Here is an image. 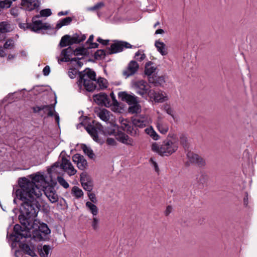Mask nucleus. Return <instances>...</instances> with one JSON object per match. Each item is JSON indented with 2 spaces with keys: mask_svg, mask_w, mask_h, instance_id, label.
Listing matches in <instances>:
<instances>
[{
  "mask_svg": "<svg viewBox=\"0 0 257 257\" xmlns=\"http://www.w3.org/2000/svg\"><path fill=\"white\" fill-rule=\"evenodd\" d=\"M31 180L26 177L19 178L18 188H13V192L17 198L22 201L20 212L22 214L37 215L40 210L41 205L38 198L41 195V191L37 193L35 188L39 189L40 185L44 184L47 180L44 174L40 172L29 176Z\"/></svg>",
  "mask_w": 257,
  "mask_h": 257,
  "instance_id": "obj_1",
  "label": "nucleus"
},
{
  "mask_svg": "<svg viewBox=\"0 0 257 257\" xmlns=\"http://www.w3.org/2000/svg\"><path fill=\"white\" fill-rule=\"evenodd\" d=\"M79 79L77 81L78 85H83L87 91L92 92L96 89V84L93 81H96V73L89 68H86L84 70L78 72Z\"/></svg>",
  "mask_w": 257,
  "mask_h": 257,
  "instance_id": "obj_2",
  "label": "nucleus"
},
{
  "mask_svg": "<svg viewBox=\"0 0 257 257\" xmlns=\"http://www.w3.org/2000/svg\"><path fill=\"white\" fill-rule=\"evenodd\" d=\"M37 217L35 216L33 219V222L35 225H33L34 228H30V231H31V236L32 235L33 238L36 240L42 241V240H48L49 239V234L51 233V230L48 227L47 224L45 223H40L38 225L35 222L36 220L35 218Z\"/></svg>",
  "mask_w": 257,
  "mask_h": 257,
  "instance_id": "obj_3",
  "label": "nucleus"
},
{
  "mask_svg": "<svg viewBox=\"0 0 257 257\" xmlns=\"http://www.w3.org/2000/svg\"><path fill=\"white\" fill-rule=\"evenodd\" d=\"M177 149V145L168 139L165 140L161 146L156 143H153L152 145V151L162 156H169L175 152Z\"/></svg>",
  "mask_w": 257,
  "mask_h": 257,
  "instance_id": "obj_4",
  "label": "nucleus"
},
{
  "mask_svg": "<svg viewBox=\"0 0 257 257\" xmlns=\"http://www.w3.org/2000/svg\"><path fill=\"white\" fill-rule=\"evenodd\" d=\"M152 61H148L145 66L144 73L148 76L149 83L152 84L154 86H161L165 83V78L163 76H158L155 73L157 67L152 66L153 64Z\"/></svg>",
  "mask_w": 257,
  "mask_h": 257,
  "instance_id": "obj_5",
  "label": "nucleus"
},
{
  "mask_svg": "<svg viewBox=\"0 0 257 257\" xmlns=\"http://www.w3.org/2000/svg\"><path fill=\"white\" fill-rule=\"evenodd\" d=\"M16 22L18 23L19 28L24 31L30 30L35 33L44 34L43 30L51 29L50 25L46 23H44L42 21H35L33 22V23H23L20 22V19H17Z\"/></svg>",
  "mask_w": 257,
  "mask_h": 257,
  "instance_id": "obj_6",
  "label": "nucleus"
},
{
  "mask_svg": "<svg viewBox=\"0 0 257 257\" xmlns=\"http://www.w3.org/2000/svg\"><path fill=\"white\" fill-rule=\"evenodd\" d=\"M113 43L111 44L110 47H107L106 49L108 50L107 55H111L122 52L125 48H132L133 46L129 43L119 40H113Z\"/></svg>",
  "mask_w": 257,
  "mask_h": 257,
  "instance_id": "obj_7",
  "label": "nucleus"
},
{
  "mask_svg": "<svg viewBox=\"0 0 257 257\" xmlns=\"http://www.w3.org/2000/svg\"><path fill=\"white\" fill-rule=\"evenodd\" d=\"M56 103V99H55V102L54 104H51L49 105H42L41 106L36 105L31 107L33 110V112L35 113H38L41 111L43 110V113L41 115V117H43L44 114L46 113L47 111V117L53 116L54 115V107Z\"/></svg>",
  "mask_w": 257,
  "mask_h": 257,
  "instance_id": "obj_8",
  "label": "nucleus"
},
{
  "mask_svg": "<svg viewBox=\"0 0 257 257\" xmlns=\"http://www.w3.org/2000/svg\"><path fill=\"white\" fill-rule=\"evenodd\" d=\"M50 177L49 181H47L44 184L40 185L39 188H40L39 190L43 191L45 195L56 192L55 187L57 186V183L52 179V176H50Z\"/></svg>",
  "mask_w": 257,
  "mask_h": 257,
  "instance_id": "obj_9",
  "label": "nucleus"
},
{
  "mask_svg": "<svg viewBox=\"0 0 257 257\" xmlns=\"http://www.w3.org/2000/svg\"><path fill=\"white\" fill-rule=\"evenodd\" d=\"M93 98L94 101L99 105L104 106L106 107L111 105L110 100L105 93L100 92L94 94Z\"/></svg>",
  "mask_w": 257,
  "mask_h": 257,
  "instance_id": "obj_10",
  "label": "nucleus"
},
{
  "mask_svg": "<svg viewBox=\"0 0 257 257\" xmlns=\"http://www.w3.org/2000/svg\"><path fill=\"white\" fill-rule=\"evenodd\" d=\"M118 97L121 101L126 102L130 105L140 102L138 97L135 95L130 94L126 91L118 92Z\"/></svg>",
  "mask_w": 257,
  "mask_h": 257,
  "instance_id": "obj_11",
  "label": "nucleus"
},
{
  "mask_svg": "<svg viewBox=\"0 0 257 257\" xmlns=\"http://www.w3.org/2000/svg\"><path fill=\"white\" fill-rule=\"evenodd\" d=\"M187 156L191 163L195 164L199 167H202L206 164L205 160L201 157L193 152H188Z\"/></svg>",
  "mask_w": 257,
  "mask_h": 257,
  "instance_id": "obj_12",
  "label": "nucleus"
},
{
  "mask_svg": "<svg viewBox=\"0 0 257 257\" xmlns=\"http://www.w3.org/2000/svg\"><path fill=\"white\" fill-rule=\"evenodd\" d=\"M41 4L40 1L36 0L35 1H28L21 0V5L25 8L26 11L31 12L36 9L37 12L39 10V7Z\"/></svg>",
  "mask_w": 257,
  "mask_h": 257,
  "instance_id": "obj_13",
  "label": "nucleus"
},
{
  "mask_svg": "<svg viewBox=\"0 0 257 257\" xmlns=\"http://www.w3.org/2000/svg\"><path fill=\"white\" fill-rule=\"evenodd\" d=\"M115 139L119 142L127 146H133V139L124 132L117 130Z\"/></svg>",
  "mask_w": 257,
  "mask_h": 257,
  "instance_id": "obj_14",
  "label": "nucleus"
},
{
  "mask_svg": "<svg viewBox=\"0 0 257 257\" xmlns=\"http://www.w3.org/2000/svg\"><path fill=\"white\" fill-rule=\"evenodd\" d=\"M139 65L138 63L134 60L131 61L126 70L123 71V75L125 76L126 78L134 75L139 69Z\"/></svg>",
  "mask_w": 257,
  "mask_h": 257,
  "instance_id": "obj_15",
  "label": "nucleus"
},
{
  "mask_svg": "<svg viewBox=\"0 0 257 257\" xmlns=\"http://www.w3.org/2000/svg\"><path fill=\"white\" fill-rule=\"evenodd\" d=\"M15 42L13 38L8 39L4 44L3 47L1 46V57H6L10 52L9 50L14 49Z\"/></svg>",
  "mask_w": 257,
  "mask_h": 257,
  "instance_id": "obj_16",
  "label": "nucleus"
},
{
  "mask_svg": "<svg viewBox=\"0 0 257 257\" xmlns=\"http://www.w3.org/2000/svg\"><path fill=\"white\" fill-rule=\"evenodd\" d=\"M85 130L94 141L100 144L103 143V142H102L101 139L98 137L97 131L96 130V128L94 126V125L89 124L85 127Z\"/></svg>",
  "mask_w": 257,
  "mask_h": 257,
  "instance_id": "obj_17",
  "label": "nucleus"
},
{
  "mask_svg": "<svg viewBox=\"0 0 257 257\" xmlns=\"http://www.w3.org/2000/svg\"><path fill=\"white\" fill-rule=\"evenodd\" d=\"M135 86L139 89V90L137 91V93L145 97V94L146 93V91L149 87H147L148 84L144 80H140L137 81L134 84Z\"/></svg>",
  "mask_w": 257,
  "mask_h": 257,
  "instance_id": "obj_18",
  "label": "nucleus"
},
{
  "mask_svg": "<svg viewBox=\"0 0 257 257\" xmlns=\"http://www.w3.org/2000/svg\"><path fill=\"white\" fill-rule=\"evenodd\" d=\"M72 55L76 56V53L75 49L74 50L71 46L63 49L61 52V56L67 58L69 60V62H72L73 58H71Z\"/></svg>",
  "mask_w": 257,
  "mask_h": 257,
  "instance_id": "obj_19",
  "label": "nucleus"
},
{
  "mask_svg": "<svg viewBox=\"0 0 257 257\" xmlns=\"http://www.w3.org/2000/svg\"><path fill=\"white\" fill-rule=\"evenodd\" d=\"M86 39L85 35H82L80 32L79 33H76L72 36H71L70 40L72 45L80 44L84 41Z\"/></svg>",
  "mask_w": 257,
  "mask_h": 257,
  "instance_id": "obj_20",
  "label": "nucleus"
},
{
  "mask_svg": "<svg viewBox=\"0 0 257 257\" xmlns=\"http://www.w3.org/2000/svg\"><path fill=\"white\" fill-rule=\"evenodd\" d=\"M155 46L162 55L165 56L168 54L167 48L166 45L163 42L159 40L156 41L155 43Z\"/></svg>",
  "mask_w": 257,
  "mask_h": 257,
  "instance_id": "obj_21",
  "label": "nucleus"
},
{
  "mask_svg": "<svg viewBox=\"0 0 257 257\" xmlns=\"http://www.w3.org/2000/svg\"><path fill=\"white\" fill-rule=\"evenodd\" d=\"M107 55L105 52V51L103 49H99L97 50L94 54L93 56L94 59H92L89 58L87 60L88 62H95V60H97L98 59L104 58L105 56Z\"/></svg>",
  "mask_w": 257,
  "mask_h": 257,
  "instance_id": "obj_22",
  "label": "nucleus"
},
{
  "mask_svg": "<svg viewBox=\"0 0 257 257\" xmlns=\"http://www.w3.org/2000/svg\"><path fill=\"white\" fill-rule=\"evenodd\" d=\"M197 182L200 188H203L204 185L207 183L208 180V176L204 172H201L200 176L196 178Z\"/></svg>",
  "mask_w": 257,
  "mask_h": 257,
  "instance_id": "obj_23",
  "label": "nucleus"
},
{
  "mask_svg": "<svg viewBox=\"0 0 257 257\" xmlns=\"http://www.w3.org/2000/svg\"><path fill=\"white\" fill-rule=\"evenodd\" d=\"M71 36L69 35H65L63 36L60 41L59 46L60 48H63L67 46L70 47L72 45L71 41L70 40Z\"/></svg>",
  "mask_w": 257,
  "mask_h": 257,
  "instance_id": "obj_24",
  "label": "nucleus"
},
{
  "mask_svg": "<svg viewBox=\"0 0 257 257\" xmlns=\"http://www.w3.org/2000/svg\"><path fill=\"white\" fill-rule=\"evenodd\" d=\"M89 49L85 48L84 45L80 47H78L75 49L76 56H83L87 57L89 55V52L88 51Z\"/></svg>",
  "mask_w": 257,
  "mask_h": 257,
  "instance_id": "obj_25",
  "label": "nucleus"
},
{
  "mask_svg": "<svg viewBox=\"0 0 257 257\" xmlns=\"http://www.w3.org/2000/svg\"><path fill=\"white\" fill-rule=\"evenodd\" d=\"M72 21V18L70 17H66L59 21L57 23L55 29L59 30L61 27L64 26H67L69 25Z\"/></svg>",
  "mask_w": 257,
  "mask_h": 257,
  "instance_id": "obj_26",
  "label": "nucleus"
},
{
  "mask_svg": "<svg viewBox=\"0 0 257 257\" xmlns=\"http://www.w3.org/2000/svg\"><path fill=\"white\" fill-rule=\"evenodd\" d=\"M110 111L105 108H102L100 112L97 113L99 118L104 121H107L110 118Z\"/></svg>",
  "mask_w": 257,
  "mask_h": 257,
  "instance_id": "obj_27",
  "label": "nucleus"
},
{
  "mask_svg": "<svg viewBox=\"0 0 257 257\" xmlns=\"http://www.w3.org/2000/svg\"><path fill=\"white\" fill-rule=\"evenodd\" d=\"M85 205L91 213L93 214V216H96L98 214V208L95 204L91 202L87 201Z\"/></svg>",
  "mask_w": 257,
  "mask_h": 257,
  "instance_id": "obj_28",
  "label": "nucleus"
},
{
  "mask_svg": "<svg viewBox=\"0 0 257 257\" xmlns=\"http://www.w3.org/2000/svg\"><path fill=\"white\" fill-rule=\"evenodd\" d=\"M97 84H98L99 87L96 88L97 90H104L107 87V85L105 84V82L107 83V80L104 78L99 77L95 81Z\"/></svg>",
  "mask_w": 257,
  "mask_h": 257,
  "instance_id": "obj_29",
  "label": "nucleus"
},
{
  "mask_svg": "<svg viewBox=\"0 0 257 257\" xmlns=\"http://www.w3.org/2000/svg\"><path fill=\"white\" fill-rule=\"evenodd\" d=\"M81 148L84 152V154L88 156L89 158H94L95 157V154L91 148L87 147L85 144H81Z\"/></svg>",
  "mask_w": 257,
  "mask_h": 257,
  "instance_id": "obj_30",
  "label": "nucleus"
},
{
  "mask_svg": "<svg viewBox=\"0 0 257 257\" xmlns=\"http://www.w3.org/2000/svg\"><path fill=\"white\" fill-rule=\"evenodd\" d=\"M131 105L132 106H129L128 108V111L129 113L134 114L141 112V106L139 104V102H138L136 104H132Z\"/></svg>",
  "mask_w": 257,
  "mask_h": 257,
  "instance_id": "obj_31",
  "label": "nucleus"
},
{
  "mask_svg": "<svg viewBox=\"0 0 257 257\" xmlns=\"http://www.w3.org/2000/svg\"><path fill=\"white\" fill-rule=\"evenodd\" d=\"M71 194L75 198L78 199L83 196V192L77 186H74L71 190Z\"/></svg>",
  "mask_w": 257,
  "mask_h": 257,
  "instance_id": "obj_32",
  "label": "nucleus"
},
{
  "mask_svg": "<svg viewBox=\"0 0 257 257\" xmlns=\"http://www.w3.org/2000/svg\"><path fill=\"white\" fill-rule=\"evenodd\" d=\"M51 247L49 245H44L39 252L41 257H49V254Z\"/></svg>",
  "mask_w": 257,
  "mask_h": 257,
  "instance_id": "obj_33",
  "label": "nucleus"
},
{
  "mask_svg": "<svg viewBox=\"0 0 257 257\" xmlns=\"http://www.w3.org/2000/svg\"><path fill=\"white\" fill-rule=\"evenodd\" d=\"M168 99L167 96H164L162 93H159L158 92H156V95H155L154 101L155 102H163L166 100Z\"/></svg>",
  "mask_w": 257,
  "mask_h": 257,
  "instance_id": "obj_34",
  "label": "nucleus"
},
{
  "mask_svg": "<svg viewBox=\"0 0 257 257\" xmlns=\"http://www.w3.org/2000/svg\"><path fill=\"white\" fill-rule=\"evenodd\" d=\"M80 181L81 184L85 182H93L91 177L86 172H83L80 174Z\"/></svg>",
  "mask_w": 257,
  "mask_h": 257,
  "instance_id": "obj_35",
  "label": "nucleus"
},
{
  "mask_svg": "<svg viewBox=\"0 0 257 257\" xmlns=\"http://www.w3.org/2000/svg\"><path fill=\"white\" fill-rule=\"evenodd\" d=\"M62 170L67 173L69 176H73L77 172L76 170L74 168L71 163L67 166L66 167L64 168Z\"/></svg>",
  "mask_w": 257,
  "mask_h": 257,
  "instance_id": "obj_36",
  "label": "nucleus"
},
{
  "mask_svg": "<svg viewBox=\"0 0 257 257\" xmlns=\"http://www.w3.org/2000/svg\"><path fill=\"white\" fill-rule=\"evenodd\" d=\"M132 121L134 125L140 128H144L146 126L145 121L140 119L132 117Z\"/></svg>",
  "mask_w": 257,
  "mask_h": 257,
  "instance_id": "obj_37",
  "label": "nucleus"
},
{
  "mask_svg": "<svg viewBox=\"0 0 257 257\" xmlns=\"http://www.w3.org/2000/svg\"><path fill=\"white\" fill-rule=\"evenodd\" d=\"M81 160H79L77 164V167L79 169L81 170H84L88 166V164L86 160L84 158L83 155H81Z\"/></svg>",
  "mask_w": 257,
  "mask_h": 257,
  "instance_id": "obj_38",
  "label": "nucleus"
},
{
  "mask_svg": "<svg viewBox=\"0 0 257 257\" xmlns=\"http://www.w3.org/2000/svg\"><path fill=\"white\" fill-rule=\"evenodd\" d=\"M145 132L147 134L149 135L153 140H159V136L156 133L152 126L149 128H146Z\"/></svg>",
  "mask_w": 257,
  "mask_h": 257,
  "instance_id": "obj_39",
  "label": "nucleus"
},
{
  "mask_svg": "<svg viewBox=\"0 0 257 257\" xmlns=\"http://www.w3.org/2000/svg\"><path fill=\"white\" fill-rule=\"evenodd\" d=\"M180 144L185 149L189 148V143L187 137L184 134H181L180 136Z\"/></svg>",
  "mask_w": 257,
  "mask_h": 257,
  "instance_id": "obj_40",
  "label": "nucleus"
},
{
  "mask_svg": "<svg viewBox=\"0 0 257 257\" xmlns=\"http://www.w3.org/2000/svg\"><path fill=\"white\" fill-rule=\"evenodd\" d=\"M46 196L49 199V201L52 203L57 202L59 200L58 195L56 192L52 193V194H47V195Z\"/></svg>",
  "mask_w": 257,
  "mask_h": 257,
  "instance_id": "obj_41",
  "label": "nucleus"
},
{
  "mask_svg": "<svg viewBox=\"0 0 257 257\" xmlns=\"http://www.w3.org/2000/svg\"><path fill=\"white\" fill-rule=\"evenodd\" d=\"M11 29L10 24L6 22H1V34L10 32Z\"/></svg>",
  "mask_w": 257,
  "mask_h": 257,
  "instance_id": "obj_42",
  "label": "nucleus"
},
{
  "mask_svg": "<svg viewBox=\"0 0 257 257\" xmlns=\"http://www.w3.org/2000/svg\"><path fill=\"white\" fill-rule=\"evenodd\" d=\"M57 180L58 183L64 188L67 189L69 188V184L62 176H58L57 177Z\"/></svg>",
  "mask_w": 257,
  "mask_h": 257,
  "instance_id": "obj_43",
  "label": "nucleus"
},
{
  "mask_svg": "<svg viewBox=\"0 0 257 257\" xmlns=\"http://www.w3.org/2000/svg\"><path fill=\"white\" fill-rule=\"evenodd\" d=\"M81 185L85 190L89 192H91L93 189V182L82 183Z\"/></svg>",
  "mask_w": 257,
  "mask_h": 257,
  "instance_id": "obj_44",
  "label": "nucleus"
},
{
  "mask_svg": "<svg viewBox=\"0 0 257 257\" xmlns=\"http://www.w3.org/2000/svg\"><path fill=\"white\" fill-rule=\"evenodd\" d=\"M143 51H141L140 50L136 53L135 58L139 61H142L144 60L146 57V54L143 53Z\"/></svg>",
  "mask_w": 257,
  "mask_h": 257,
  "instance_id": "obj_45",
  "label": "nucleus"
},
{
  "mask_svg": "<svg viewBox=\"0 0 257 257\" xmlns=\"http://www.w3.org/2000/svg\"><path fill=\"white\" fill-rule=\"evenodd\" d=\"M150 86L147 89L146 93L145 94L144 97H149L150 99H154L155 95H156V92L154 90L150 89Z\"/></svg>",
  "mask_w": 257,
  "mask_h": 257,
  "instance_id": "obj_46",
  "label": "nucleus"
},
{
  "mask_svg": "<svg viewBox=\"0 0 257 257\" xmlns=\"http://www.w3.org/2000/svg\"><path fill=\"white\" fill-rule=\"evenodd\" d=\"M91 226L95 231H97L99 229V219L97 217L94 216L93 217Z\"/></svg>",
  "mask_w": 257,
  "mask_h": 257,
  "instance_id": "obj_47",
  "label": "nucleus"
},
{
  "mask_svg": "<svg viewBox=\"0 0 257 257\" xmlns=\"http://www.w3.org/2000/svg\"><path fill=\"white\" fill-rule=\"evenodd\" d=\"M61 162L57 161L54 163L51 166V168H49L47 169L48 173L50 175V176H51V174L52 172L53 171V169H54L55 168H61Z\"/></svg>",
  "mask_w": 257,
  "mask_h": 257,
  "instance_id": "obj_48",
  "label": "nucleus"
},
{
  "mask_svg": "<svg viewBox=\"0 0 257 257\" xmlns=\"http://www.w3.org/2000/svg\"><path fill=\"white\" fill-rule=\"evenodd\" d=\"M105 5L103 2H99L97 3L93 7L88 8L89 11H94L97 10L101 8L104 7Z\"/></svg>",
  "mask_w": 257,
  "mask_h": 257,
  "instance_id": "obj_49",
  "label": "nucleus"
},
{
  "mask_svg": "<svg viewBox=\"0 0 257 257\" xmlns=\"http://www.w3.org/2000/svg\"><path fill=\"white\" fill-rule=\"evenodd\" d=\"M110 96L112 99V103L111 104V105H113V107L119 106L120 104V102L117 101L116 99L115 96L113 92H111L110 93Z\"/></svg>",
  "mask_w": 257,
  "mask_h": 257,
  "instance_id": "obj_50",
  "label": "nucleus"
},
{
  "mask_svg": "<svg viewBox=\"0 0 257 257\" xmlns=\"http://www.w3.org/2000/svg\"><path fill=\"white\" fill-rule=\"evenodd\" d=\"M157 128L159 131L163 134H165L168 131V127L162 124H158Z\"/></svg>",
  "mask_w": 257,
  "mask_h": 257,
  "instance_id": "obj_51",
  "label": "nucleus"
},
{
  "mask_svg": "<svg viewBox=\"0 0 257 257\" xmlns=\"http://www.w3.org/2000/svg\"><path fill=\"white\" fill-rule=\"evenodd\" d=\"M78 72L79 71H77L76 68H72L70 69V70L68 72V75L70 78L73 79L76 77L77 74H78Z\"/></svg>",
  "mask_w": 257,
  "mask_h": 257,
  "instance_id": "obj_52",
  "label": "nucleus"
},
{
  "mask_svg": "<svg viewBox=\"0 0 257 257\" xmlns=\"http://www.w3.org/2000/svg\"><path fill=\"white\" fill-rule=\"evenodd\" d=\"M70 163H71L70 160L67 159L65 156H63L61 162V169H63L64 168L66 167Z\"/></svg>",
  "mask_w": 257,
  "mask_h": 257,
  "instance_id": "obj_53",
  "label": "nucleus"
},
{
  "mask_svg": "<svg viewBox=\"0 0 257 257\" xmlns=\"http://www.w3.org/2000/svg\"><path fill=\"white\" fill-rule=\"evenodd\" d=\"M42 17H47L52 15L51 10L49 9H46L41 10L40 12Z\"/></svg>",
  "mask_w": 257,
  "mask_h": 257,
  "instance_id": "obj_54",
  "label": "nucleus"
},
{
  "mask_svg": "<svg viewBox=\"0 0 257 257\" xmlns=\"http://www.w3.org/2000/svg\"><path fill=\"white\" fill-rule=\"evenodd\" d=\"M12 4V1L11 0H4L3 1H1V9L3 8H9L11 7Z\"/></svg>",
  "mask_w": 257,
  "mask_h": 257,
  "instance_id": "obj_55",
  "label": "nucleus"
},
{
  "mask_svg": "<svg viewBox=\"0 0 257 257\" xmlns=\"http://www.w3.org/2000/svg\"><path fill=\"white\" fill-rule=\"evenodd\" d=\"M89 199L90 200L92 203H96L97 200L96 199L95 194L94 193L91 192H88L87 193Z\"/></svg>",
  "mask_w": 257,
  "mask_h": 257,
  "instance_id": "obj_56",
  "label": "nucleus"
},
{
  "mask_svg": "<svg viewBox=\"0 0 257 257\" xmlns=\"http://www.w3.org/2000/svg\"><path fill=\"white\" fill-rule=\"evenodd\" d=\"M137 129L136 130H134V127L130 125L126 127L127 133L131 136H135L137 134Z\"/></svg>",
  "mask_w": 257,
  "mask_h": 257,
  "instance_id": "obj_57",
  "label": "nucleus"
},
{
  "mask_svg": "<svg viewBox=\"0 0 257 257\" xmlns=\"http://www.w3.org/2000/svg\"><path fill=\"white\" fill-rule=\"evenodd\" d=\"M83 58V57L79 58L78 57H76L73 58L72 60V62L73 61L76 62L77 64L79 67H81L83 66V63L80 61V60H82Z\"/></svg>",
  "mask_w": 257,
  "mask_h": 257,
  "instance_id": "obj_58",
  "label": "nucleus"
},
{
  "mask_svg": "<svg viewBox=\"0 0 257 257\" xmlns=\"http://www.w3.org/2000/svg\"><path fill=\"white\" fill-rule=\"evenodd\" d=\"M81 158H82L81 155L80 154H76L72 156V161L75 163L77 164L78 162L81 160Z\"/></svg>",
  "mask_w": 257,
  "mask_h": 257,
  "instance_id": "obj_59",
  "label": "nucleus"
},
{
  "mask_svg": "<svg viewBox=\"0 0 257 257\" xmlns=\"http://www.w3.org/2000/svg\"><path fill=\"white\" fill-rule=\"evenodd\" d=\"M13 93H10V94L8 95V96H7V97H6V98H4V99L1 101V103H4V102H5L7 101V100H8V99H10V101H8V102L9 103H11L12 102H13V99H14V98H13V97H13Z\"/></svg>",
  "mask_w": 257,
  "mask_h": 257,
  "instance_id": "obj_60",
  "label": "nucleus"
},
{
  "mask_svg": "<svg viewBox=\"0 0 257 257\" xmlns=\"http://www.w3.org/2000/svg\"><path fill=\"white\" fill-rule=\"evenodd\" d=\"M92 123L93 125L95 124L94 126L96 128V130H98L99 131L103 132V127L100 123L98 122H96L95 120H93Z\"/></svg>",
  "mask_w": 257,
  "mask_h": 257,
  "instance_id": "obj_61",
  "label": "nucleus"
},
{
  "mask_svg": "<svg viewBox=\"0 0 257 257\" xmlns=\"http://www.w3.org/2000/svg\"><path fill=\"white\" fill-rule=\"evenodd\" d=\"M106 143L108 145L110 146H116L117 143L114 139L111 138H108L106 140Z\"/></svg>",
  "mask_w": 257,
  "mask_h": 257,
  "instance_id": "obj_62",
  "label": "nucleus"
},
{
  "mask_svg": "<svg viewBox=\"0 0 257 257\" xmlns=\"http://www.w3.org/2000/svg\"><path fill=\"white\" fill-rule=\"evenodd\" d=\"M150 162L153 165L155 171L157 173H159L160 170L157 163L153 160L152 158H150Z\"/></svg>",
  "mask_w": 257,
  "mask_h": 257,
  "instance_id": "obj_63",
  "label": "nucleus"
},
{
  "mask_svg": "<svg viewBox=\"0 0 257 257\" xmlns=\"http://www.w3.org/2000/svg\"><path fill=\"white\" fill-rule=\"evenodd\" d=\"M97 41L104 46H107L109 44V40H103L101 38L99 37L97 39Z\"/></svg>",
  "mask_w": 257,
  "mask_h": 257,
  "instance_id": "obj_64",
  "label": "nucleus"
}]
</instances>
